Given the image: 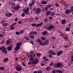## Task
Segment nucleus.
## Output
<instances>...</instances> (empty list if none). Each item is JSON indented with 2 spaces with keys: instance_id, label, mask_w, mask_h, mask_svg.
Returning <instances> with one entry per match:
<instances>
[{
  "instance_id": "nucleus-50",
  "label": "nucleus",
  "mask_w": 73,
  "mask_h": 73,
  "mask_svg": "<svg viewBox=\"0 0 73 73\" xmlns=\"http://www.w3.org/2000/svg\"><path fill=\"white\" fill-rule=\"evenodd\" d=\"M59 53L60 54H62V50H60L59 52Z\"/></svg>"
},
{
  "instance_id": "nucleus-52",
  "label": "nucleus",
  "mask_w": 73,
  "mask_h": 73,
  "mask_svg": "<svg viewBox=\"0 0 73 73\" xmlns=\"http://www.w3.org/2000/svg\"><path fill=\"white\" fill-rule=\"evenodd\" d=\"M40 26H39V25L38 24H37L36 25V28H38V27Z\"/></svg>"
},
{
  "instance_id": "nucleus-51",
  "label": "nucleus",
  "mask_w": 73,
  "mask_h": 73,
  "mask_svg": "<svg viewBox=\"0 0 73 73\" xmlns=\"http://www.w3.org/2000/svg\"><path fill=\"white\" fill-rule=\"evenodd\" d=\"M50 67H48L47 68L46 70H50Z\"/></svg>"
},
{
  "instance_id": "nucleus-26",
  "label": "nucleus",
  "mask_w": 73,
  "mask_h": 73,
  "mask_svg": "<svg viewBox=\"0 0 73 73\" xmlns=\"http://www.w3.org/2000/svg\"><path fill=\"white\" fill-rule=\"evenodd\" d=\"M0 69L1 70H4V67H0Z\"/></svg>"
},
{
  "instance_id": "nucleus-56",
  "label": "nucleus",
  "mask_w": 73,
  "mask_h": 73,
  "mask_svg": "<svg viewBox=\"0 0 73 73\" xmlns=\"http://www.w3.org/2000/svg\"><path fill=\"white\" fill-rule=\"evenodd\" d=\"M64 6H65L66 7H68V5H67V4H66V3H64Z\"/></svg>"
},
{
  "instance_id": "nucleus-3",
  "label": "nucleus",
  "mask_w": 73,
  "mask_h": 73,
  "mask_svg": "<svg viewBox=\"0 0 73 73\" xmlns=\"http://www.w3.org/2000/svg\"><path fill=\"white\" fill-rule=\"evenodd\" d=\"M54 66L55 68H57L61 66V64L60 63H55L54 64Z\"/></svg>"
},
{
  "instance_id": "nucleus-47",
  "label": "nucleus",
  "mask_w": 73,
  "mask_h": 73,
  "mask_svg": "<svg viewBox=\"0 0 73 73\" xmlns=\"http://www.w3.org/2000/svg\"><path fill=\"white\" fill-rule=\"evenodd\" d=\"M18 20V18L17 17L15 19V21H17Z\"/></svg>"
},
{
  "instance_id": "nucleus-39",
  "label": "nucleus",
  "mask_w": 73,
  "mask_h": 73,
  "mask_svg": "<svg viewBox=\"0 0 73 73\" xmlns=\"http://www.w3.org/2000/svg\"><path fill=\"white\" fill-rule=\"evenodd\" d=\"M36 25V23H33L32 24V26L33 27H35Z\"/></svg>"
},
{
  "instance_id": "nucleus-59",
  "label": "nucleus",
  "mask_w": 73,
  "mask_h": 73,
  "mask_svg": "<svg viewBox=\"0 0 73 73\" xmlns=\"http://www.w3.org/2000/svg\"><path fill=\"white\" fill-rule=\"evenodd\" d=\"M52 72L53 73H56V72L55 71V70H53L52 71Z\"/></svg>"
},
{
  "instance_id": "nucleus-12",
  "label": "nucleus",
  "mask_w": 73,
  "mask_h": 73,
  "mask_svg": "<svg viewBox=\"0 0 73 73\" xmlns=\"http://www.w3.org/2000/svg\"><path fill=\"white\" fill-rule=\"evenodd\" d=\"M19 8H20V6L19 5H17L16 6V7L14 8V9L16 11H17V10H19Z\"/></svg>"
},
{
  "instance_id": "nucleus-29",
  "label": "nucleus",
  "mask_w": 73,
  "mask_h": 73,
  "mask_svg": "<svg viewBox=\"0 0 73 73\" xmlns=\"http://www.w3.org/2000/svg\"><path fill=\"white\" fill-rule=\"evenodd\" d=\"M53 51H52V50H49V53L50 54H52V53H53Z\"/></svg>"
},
{
  "instance_id": "nucleus-14",
  "label": "nucleus",
  "mask_w": 73,
  "mask_h": 73,
  "mask_svg": "<svg viewBox=\"0 0 73 73\" xmlns=\"http://www.w3.org/2000/svg\"><path fill=\"white\" fill-rule=\"evenodd\" d=\"M29 8H27L26 9H24L23 11L25 13H26L27 12H29Z\"/></svg>"
},
{
  "instance_id": "nucleus-53",
  "label": "nucleus",
  "mask_w": 73,
  "mask_h": 73,
  "mask_svg": "<svg viewBox=\"0 0 73 73\" xmlns=\"http://www.w3.org/2000/svg\"><path fill=\"white\" fill-rule=\"evenodd\" d=\"M25 15H29V12H27V13H25Z\"/></svg>"
},
{
  "instance_id": "nucleus-49",
  "label": "nucleus",
  "mask_w": 73,
  "mask_h": 73,
  "mask_svg": "<svg viewBox=\"0 0 73 73\" xmlns=\"http://www.w3.org/2000/svg\"><path fill=\"white\" fill-rule=\"evenodd\" d=\"M10 29L11 30H13L14 29H15V27H13L11 28Z\"/></svg>"
},
{
  "instance_id": "nucleus-20",
  "label": "nucleus",
  "mask_w": 73,
  "mask_h": 73,
  "mask_svg": "<svg viewBox=\"0 0 73 73\" xmlns=\"http://www.w3.org/2000/svg\"><path fill=\"white\" fill-rule=\"evenodd\" d=\"M8 61V58H5L3 60V61L5 62H7Z\"/></svg>"
},
{
  "instance_id": "nucleus-23",
  "label": "nucleus",
  "mask_w": 73,
  "mask_h": 73,
  "mask_svg": "<svg viewBox=\"0 0 73 73\" xmlns=\"http://www.w3.org/2000/svg\"><path fill=\"white\" fill-rule=\"evenodd\" d=\"M2 26L3 27H6L7 26V23H5L2 24Z\"/></svg>"
},
{
  "instance_id": "nucleus-44",
  "label": "nucleus",
  "mask_w": 73,
  "mask_h": 73,
  "mask_svg": "<svg viewBox=\"0 0 73 73\" xmlns=\"http://www.w3.org/2000/svg\"><path fill=\"white\" fill-rule=\"evenodd\" d=\"M22 16L23 17H24L25 16V14L24 13H23L21 14Z\"/></svg>"
},
{
  "instance_id": "nucleus-37",
  "label": "nucleus",
  "mask_w": 73,
  "mask_h": 73,
  "mask_svg": "<svg viewBox=\"0 0 73 73\" xmlns=\"http://www.w3.org/2000/svg\"><path fill=\"white\" fill-rule=\"evenodd\" d=\"M41 38L42 40H45L46 39V38H45L44 37H42Z\"/></svg>"
},
{
  "instance_id": "nucleus-43",
  "label": "nucleus",
  "mask_w": 73,
  "mask_h": 73,
  "mask_svg": "<svg viewBox=\"0 0 73 73\" xmlns=\"http://www.w3.org/2000/svg\"><path fill=\"white\" fill-rule=\"evenodd\" d=\"M53 65V63L51 62L50 64V66H52Z\"/></svg>"
},
{
  "instance_id": "nucleus-2",
  "label": "nucleus",
  "mask_w": 73,
  "mask_h": 73,
  "mask_svg": "<svg viewBox=\"0 0 73 73\" xmlns=\"http://www.w3.org/2000/svg\"><path fill=\"white\" fill-rule=\"evenodd\" d=\"M39 61V60H38V59H35V60L34 61H32L31 62H28V64H29V65H31V63H32V64H34V65H35L37 64V62H38Z\"/></svg>"
},
{
  "instance_id": "nucleus-4",
  "label": "nucleus",
  "mask_w": 73,
  "mask_h": 73,
  "mask_svg": "<svg viewBox=\"0 0 73 73\" xmlns=\"http://www.w3.org/2000/svg\"><path fill=\"white\" fill-rule=\"evenodd\" d=\"M11 42H12V40L11 39H9L6 41V43L7 45H9L11 44Z\"/></svg>"
},
{
  "instance_id": "nucleus-57",
  "label": "nucleus",
  "mask_w": 73,
  "mask_h": 73,
  "mask_svg": "<svg viewBox=\"0 0 73 73\" xmlns=\"http://www.w3.org/2000/svg\"><path fill=\"white\" fill-rule=\"evenodd\" d=\"M30 42L32 44H34L33 41H31Z\"/></svg>"
},
{
  "instance_id": "nucleus-7",
  "label": "nucleus",
  "mask_w": 73,
  "mask_h": 73,
  "mask_svg": "<svg viewBox=\"0 0 73 73\" xmlns=\"http://www.w3.org/2000/svg\"><path fill=\"white\" fill-rule=\"evenodd\" d=\"M35 1L34 0H33L31 3L29 4V6L30 7H32V5H33L34 4H35Z\"/></svg>"
},
{
  "instance_id": "nucleus-58",
  "label": "nucleus",
  "mask_w": 73,
  "mask_h": 73,
  "mask_svg": "<svg viewBox=\"0 0 73 73\" xmlns=\"http://www.w3.org/2000/svg\"><path fill=\"white\" fill-rule=\"evenodd\" d=\"M48 57H52V55L51 54L49 55H48Z\"/></svg>"
},
{
  "instance_id": "nucleus-27",
  "label": "nucleus",
  "mask_w": 73,
  "mask_h": 73,
  "mask_svg": "<svg viewBox=\"0 0 73 73\" xmlns=\"http://www.w3.org/2000/svg\"><path fill=\"white\" fill-rule=\"evenodd\" d=\"M15 34L16 35H19L20 34V33L19 32H16L15 33Z\"/></svg>"
},
{
  "instance_id": "nucleus-54",
  "label": "nucleus",
  "mask_w": 73,
  "mask_h": 73,
  "mask_svg": "<svg viewBox=\"0 0 73 73\" xmlns=\"http://www.w3.org/2000/svg\"><path fill=\"white\" fill-rule=\"evenodd\" d=\"M34 35H37V32L36 31L33 32Z\"/></svg>"
},
{
  "instance_id": "nucleus-17",
  "label": "nucleus",
  "mask_w": 73,
  "mask_h": 73,
  "mask_svg": "<svg viewBox=\"0 0 73 73\" xmlns=\"http://www.w3.org/2000/svg\"><path fill=\"white\" fill-rule=\"evenodd\" d=\"M46 33H47V31H45L42 32V35H46Z\"/></svg>"
},
{
  "instance_id": "nucleus-22",
  "label": "nucleus",
  "mask_w": 73,
  "mask_h": 73,
  "mask_svg": "<svg viewBox=\"0 0 73 73\" xmlns=\"http://www.w3.org/2000/svg\"><path fill=\"white\" fill-rule=\"evenodd\" d=\"M30 61L32 62L35 61V59L32 57H30Z\"/></svg>"
},
{
  "instance_id": "nucleus-60",
  "label": "nucleus",
  "mask_w": 73,
  "mask_h": 73,
  "mask_svg": "<svg viewBox=\"0 0 73 73\" xmlns=\"http://www.w3.org/2000/svg\"><path fill=\"white\" fill-rule=\"evenodd\" d=\"M47 7L48 8H49L50 7H51V5H47Z\"/></svg>"
},
{
  "instance_id": "nucleus-35",
  "label": "nucleus",
  "mask_w": 73,
  "mask_h": 73,
  "mask_svg": "<svg viewBox=\"0 0 73 73\" xmlns=\"http://www.w3.org/2000/svg\"><path fill=\"white\" fill-rule=\"evenodd\" d=\"M32 54L31 56V57H35L36 56V55L35 54Z\"/></svg>"
},
{
  "instance_id": "nucleus-33",
  "label": "nucleus",
  "mask_w": 73,
  "mask_h": 73,
  "mask_svg": "<svg viewBox=\"0 0 73 73\" xmlns=\"http://www.w3.org/2000/svg\"><path fill=\"white\" fill-rule=\"evenodd\" d=\"M36 55L38 56V57H40V56H41V54H40L38 53V54H36Z\"/></svg>"
},
{
  "instance_id": "nucleus-24",
  "label": "nucleus",
  "mask_w": 73,
  "mask_h": 73,
  "mask_svg": "<svg viewBox=\"0 0 73 73\" xmlns=\"http://www.w3.org/2000/svg\"><path fill=\"white\" fill-rule=\"evenodd\" d=\"M22 44V43L21 42H20L19 43H18L17 44V46H19V45H21V44Z\"/></svg>"
},
{
  "instance_id": "nucleus-42",
  "label": "nucleus",
  "mask_w": 73,
  "mask_h": 73,
  "mask_svg": "<svg viewBox=\"0 0 73 73\" xmlns=\"http://www.w3.org/2000/svg\"><path fill=\"white\" fill-rule=\"evenodd\" d=\"M51 54H52V55H55L56 54V53H55V52H53Z\"/></svg>"
},
{
  "instance_id": "nucleus-9",
  "label": "nucleus",
  "mask_w": 73,
  "mask_h": 73,
  "mask_svg": "<svg viewBox=\"0 0 73 73\" xmlns=\"http://www.w3.org/2000/svg\"><path fill=\"white\" fill-rule=\"evenodd\" d=\"M71 10H66L65 11V13L67 15H68L69 13H71Z\"/></svg>"
},
{
  "instance_id": "nucleus-30",
  "label": "nucleus",
  "mask_w": 73,
  "mask_h": 73,
  "mask_svg": "<svg viewBox=\"0 0 73 73\" xmlns=\"http://www.w3.org/2000/svg\"><path fill=\"white\" fill-rule=\"evenodd\" d=\"M30 37L31 38H35V36L33 35H31L30 36Z\"/></svg>"
},
{
  "instance_id": "nucleus-13",
  "label": "nucleus",
  "mask_w": 73,
  "mask_h": 73,
  "mask_svg": "<svg viewBox=\"0 0 73 73\" xmlns=\"http://www.w3.org/2000/svg\"><path fill=\"white\" fill-rule=\"evenodd\" d=\"M49 42L48 40L45 41L44 42V44L45 45H48V44H49Z\"/></svg>"
},
{
  "instance_id": "nucleus-11",
  "label": "nucleus",
  "mask_w": 73,
  "mask_h": 73,
  "mask_svg": "<svg viewBox=\"0 0 73 73\" xmlns=\"http://www.w3.org/2000/svg\"><path fill=\"white\" fill-rule=\"evenodd\" d=\"M6 16L7 17H11L12 15V14L10 13H7L5 14Z\"/></svg>"
},
{
  "instance_id": "nucleus-45",
  "label": "nucleus",
  "mask_w": 73,
  "mask_h": 73,
  "mask_svg": "<svg viewBox=\"0 0 73 73\" xmlns=\"http://www.w3.org/2000/svg\"><path fill=\"white\" fill-rule=\"evenodd\" d=\"M55 5L56 7H58L59 6V4L58 3H55Z\"/></svg>"
},
{
  "instance_id": "nucleus-31",
  "label": "nucleus",
  "mask_w": 73,
  "mask_h": 73,
  "mask_svg": "<svg viewBox=\"0 0 73 73\" xmlns=\"http://www.w3.org/2000/svg\"><path fill=\"white\" fill-rule=\"evenodd\" d=\"M41 41L40 40V39H38L37 40V42H39V43H40Z\"/></svg>"
},
{
  "instance_id": "nucleus-19",
  "label": "nucleus",
  "mask_w": 73,
  "mask_h": 73,
  "mask_svg": "<svg viewBox=\"0 0 73 73\" xmlns=\"http://www.w3.org/2000/svg\"><path fill=\"white\" fill-rule=\"evenodd\" d=\"M15 50H17L19 49H20V46H17L15 48Z\"/></svg>"
},
{
  "instance_id": "nucleus-64",
  "label": "nucleus",
  "mask_w": 73,
  "mask_h": 73,
  "mask_svg": "<svg viewBox=\"0 0 73 73\" xmlns=\"http://www.w3.org/2000/svg\"><path fill=\"white\" fill-rule=\"evenodd\" d=\"M38 73H42V71H38Z\"/></svg>"
},
{
  "instance_id": "nucleus-34",
  "label": "nucleus",
  "mask_w": 73,
  "mask_h": 73,
  "mask_svg": "<svg viewBox=\"0 0 73 73\" xmlns=\"http://www.w3.org/2000/svg\"><path fill=\"white\" fill-rule=\"evenodd\" d=\"M40 45H44V43H42V42H41V41L40 42V43H39Z\"/></svg>"
},
{
  "instance_id": "nucleus-8",
  "label": "nucleus",
  "mask_w": 73,
  "mask_h": 73,
  "mask_svg": "<svg viewBox=\"0 0 73 73\" xmlns=\"http://www.w3.org/2000/svg\"><path fill=\"white\" fill-rule=\"evenodd\" d=\"M53 28H54L53 27V26L52 25H51L50 26L47 27V29L48 31H50V30H51V29H53Z\"/></svg>"
},
{
  "instance_id": "nucleus-18",
  "label": "nucleus",
  "mask_w": 73,
  "mask_h": 73,
  "mask_svg": "<svg viewBox=\"0 0 73 73\" xmlns=\"http://www.w3.org/2000/svg\"><path fill=\"white\" fill-rule=\"evenodd\" d=\"M46 16H48V15H50V12L49 11L46 12Z\"/></svg>"
},
{
  "instance_id": "nucleus-63",
  "label": "nucleus",
  "mask_w": 73,
  "mask_h": 73,
  "mask_svg": "<svg viewBox=\"0 0 73 73\" xmlns=\"http://www.w3.org/2000/svg\"><path fill=\"white\" fill-rule=\"evenodd\" d=\"M43 60H46V57L44 56L43 57Z\"/></svg>"
},
{
  "instance_id": "nucleus-25",
  "label": "nucleus",
  "mask_w": 73,
  "mask_h": 73,
  "mask_svg": "<svg viewBox=\"0 0 73 73\" xmlns=\"http://www.w3.org/2000/svg\"><path fill=\"white\" fill-rule=\"evenodd\" d=\"M66 31H70V28L69 27H67L66 29Z\"/></svg>"
},
{
  "instance_id": "nucleus-48",
  "label": "nucleus",
  "mask_w": 73,
  "mask_h": 73,
  "mask_svg": "<svg viewBox=\"0 0 73 73\" xmlns=\"http://www.w3.org/2000/svg\"><path fill=\"white\" fill-rule=\"evenodd\" d=\"M0 37H3L4 35L2 34H0Z\"/></svg>"
},
{
  "instance_id": "nucleus-62",
  "label": "nucleus",
  "mask_w": 73,
  "mask_h": 73,
  "mask_svg": "<svg viewBox=\"0 0 73 73\" xmlns=\"http://www.w3.org/2000/svg\"><path fill=\"white\" fill-rule=\"evenodd\" d=\"M31 56L32 55H27L28 57H31Z\"/></svg>"
},
{
  "instance_id": "nucleus-46",
  "label": "nucleus",
  "mask_w": 73,
  "mask_h": 73,
  "mask_svg": "<svg viewBox=\"0 0 73 73\" xmlns=\"http://www.w3.org/2000/svg\"><path fill=\"white\" fill-rule=\"evenodd\" d=\"M29 35H34L33 32H31V33H30Z\"/></svg>"
},
{
  "instance_id": "nucleus-6",
  "label": "nucleus",
  "mask_w": 73,
  "mask_h": 73,
  "mask_svg": "<svg viewBox=\"0 0 73 73\" xmlns=\"http://www.w3.org/2000/svg\"><path fill=\"white\" fill-rule=\"evenodd\" d=\"M13 45H11L10 46L8 47L7 48V49L9 51H11L12 49V48H13Z\"/></svg>"
},
{
  "instance_id": "nucleus-41",
  "label": "nucleus",
  "mask_w": 73,
  "mask_h": 73,
  "mask_svg": "<svg viewBox=\"0 0 73 73\" xmlns=\"http://www.w3.org/2000/svg\"><path fill=\"white\" fill-rule=\"evenodd\" d=\"M5 23V21H4L2 20V21H1V24H3V23Z\"/></svg>"
},
{
  "instance_id": "nucleus-15",
  "label": "nucleus",
  "mask_w": 73,
  "mask_h": 73,
  "mask_svg": "<svg viewBox=\"0 0 73 73\" xmlns=\"http://www.w3.org/2000/svg\"><path fill=\"white\" fill-rule=\"evenodd\" d=\"M66 21L65 20H62V25H64L65 24V23H66Z\"/></svg>"
},
{
  "instance_id": "nucleus-40",
  "label": "nucleus",
  "mask_w": 73,
  "mask_h": 73,
  "mask_svg": "<svg viewBox=\"0 0 73 73\" xmlns=\"http://www.w3.org/2000/svg\"><path fill=\"white\" fill-rule=\"evenodd\" d=\"M70 9H71V11H72V12H73V6H72L71 7Z\"/></svg>"
},
{
  "instance_id": "nucleus-5",
  "label": "nucleus",
  "mask_w": 73,
  "mask_h": 73,
  "mask_svg": "<svg viewBox=\"0 0 73 73\" xmlns=\"http://www.w3.org/2000/svg\"><path fill=\"white\" fill-rule=\"evenodd\" d=\"M40 12H41V10L38 8L36 9L35 12V13L36 14H38V13H40Z\"/></svg>"
},
{
  "instance_id": "nucleus-21",
  "label": "nucleus",
  "mask_w": 73,
  "mask_h": 73,
  "mask_svg": "<svg viewBox=\"0 0 73 73\" xmlns=\"http://www.w3.org/2000/svg\"><path fill=\"white\" fill-rule=\"evenodd\" d=\"M58 32V33H59L61 36H64V34L62 33V32H61L60 31H59Z\"/></svg>"
},
{
  "instance_id": "nucleus-38",
  "label": "nucleus",
  "mask_w": 73,
  "mask_h": 73,
  "mask_svg": "<svg viewBox=\"0 0 73 73\" xmlns=\"http://www.w3.org/2000/svg\"><path fill=\"white\" fill-rule=\"evenodd\" d=\"M57 56H60L61 55V54H60V53L59 52L58 53H57Z\"/></svg>"
},
{
  "instance_id": "nucleus-28",
  "label": "nucleus",
  "mask_w": 73,
  "mask_h": 73,
  "mask_svg": "<svg viewBox=\"0 0 73 73\" xmlns=\"http://www.w3.org/2000/svg\"><path fill=\"white\" fill-rule=\"evenodd\" d=\"M57 72H59V73H62V72L61 70H57Z\"/></svg>"
},
{
  "instance_id": "nucleus-36",
  "label": "nucleus",
  "mask_w": 73,
  "mask_h": 73,
  "mask_svg": "<svg viewBox=\"0 0 73 73\" xmlns=\"http://www.w3.org/2000/svg\"><path fill=\"white\" fill-rule=\"evenodd\" d=\"M64 38V40H67L68 39V37L67 36H65L63 37Z\"/></svg>"
},
{
  "instance_id": "nucleus-55",
  "label": "nucleus",
  "mask_w": 73,
  "mask_h": 73,
  "mask_svg": "<svg viewBox=\"0 0 73 73\" xmlns=\"http://www.w3.org/2000/svg\"><path fill=\"white\" fill-rule=\"evenodd\" d=\"M39 26H41L42 25V23L41 22L40 23L38 24Z\"/></svg>"
},
{
  "instance_id": "nucleus-16",
  "label": "nucleus",
  "mask_w": 73,
  "mask_h": 73,
  "mask_svg": "<svg viewBox=\"0 0 73 73\" xmlns=\"http://www.w3.org/2000/svg\"><path fill=\"white\" fill-rule=\"evenodd\" d=\"M41 3L42 4H46L47 3V2L46 1H41Z\"/></svg>"
},
{
  "instance_id": "nucleus-32",
  "label": "nucleus",
  "mask_w": 73,
  "mask_h": 73,
  "mask_svg": "<svg viewBox=\"0 0 73 73\" xmlns=\"http://www.w3.org/2000/svg\"><path fill=\"white\" fill-rule=\"evenodd\" d=\"M11 4L12 5V6H15V3L14 2H12L11 3Z\"/></svg>"
},
{
  "instance_id": "nucleus-1",
  "label": "nucleus",
  "mask_w": 73,
  "mask_h": 73,
  "mask_svg": "<svg viewBox=\"0 0 73 73\" xmlns=\"http://www.w3.org/2000/svg\"><path fill=\"white\" fill-rule=\"evenodd\" d=\"M0 50H2L1 52L3 53H5V54H7V48H5V47L4 46H3L2 47L0 48Z\"/></svg>"
},
{
  "instance_id": "nucleus-61",
  "label": "nucleus",
  "mask_w": 73,
  "mask_h": 73,
  "mask_svg": "<svg viewBox=\"0 0 73 73\" xmlns=\"http://www.w3.org/2000/svg\"><path fill=\"white\" fill-rule=\"evenodd\" d=\"M44 21L45 23H46V22H47V19H44Z\"/></svg>"
},
{
  "instance_id": "nucleus-10",
  "label": "nucleus",
  "mask_w": 73,
  "mask_h": 73,
  "mask_svg": "<svg viewBox=\"0 0 73 73\" xmlns=\"http://www.w3.org/2000/svg\"><path fill=\"white\" fill-rule=\"evenodd\" d=\"M16 68L17 69V70L18 71H21V70H22V68L21 67H16Z\"/></svg>"
}]
</instances>
